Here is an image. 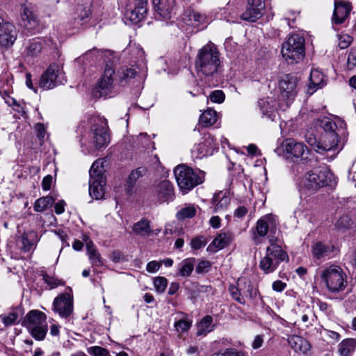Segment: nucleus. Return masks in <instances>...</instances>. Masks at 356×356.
I'll use <instances>...</instances> for the list:
<instances>
[{
    "mask_svg": "<svg viewBox=\"0 0 356 356\" xmlns=\"http://www.w3.org/2000/svg\"><path fill=\"white\" fill-rule=\"evenodd\" d=\"M22 18L24 21L34 26L37 24L36 18L33 12L26 5H23L22 7Z\"/></svg>",
    "mask_w": 356,
    "mask_h": 356,
    "instance_id": "nucleus-45",
    "label": "nucleus"
},
{
    "mask_svg": "<svg viewBox=\"0 0 356 356\" xmlns=\"http://www.w3.org/2000/svg\"><path fill=\"white\" fill-rule=\"evenodd\" d=\"M289 343L295 352L307 353L310 349L309 342L299 336H292L289 339Z\"/></svg>",
    "mask_w": 356,
    "mask_h": 356,
    "instance_id": "nucleus-32",
    "label": "nucleus"
},
{
    "mask_svg": "<svg viewBox=\"0 0 356 356\" xmlns=\"http://www.w3.org/2000/svg\"><path fill=\"white\" fill-rule=\"evenodd\" d=\"M88 254L89 257V259L93 266H102L104 265L102 258L101 257V255L98 252L97 249L95 250H92V252L88 253Z\"/></svg>",
    "mask_w": 356,
    "mask_h": 356,
    "instance_id": "nucleus-49",
    "label": "nucleus"
},
{
    "mask_svg": "<svg viewBox=\"0 0 356 356\" xmlns=\"http://www.w3.org/2000/svg\"><path fill=\"white\" fill-rule=\"evenodd\" d=\"M356 66V49H350L347 59V67L352 70Z\"/></svg>",
    "mask_w": 356,
    "mask_h": 356,
    "instance_id": "nucleus-53",
    "label": "nucleus"
},
{
    "mask_svg": "<svg viewBox=\"0 0 356 356\" xmlns=\"http://www.w3.org/2000/svg\"><path fill=\"white\" fill-rule=\"evenodd\" d=\"M161 264L156 261H149L147 265V271L151 273H156L159 270Z\"/></svg>",
    "mask_w": 356,
    "mask_h": 356,
    "instance_id": "nucleus-61",
    "label": "nucleus"
},
{
    "mask_svg": "<svg viewBox=\"0 0 356 356\" xmlns=\"http://www.w3.org/2000/svg\"><path fill=\"white\" fill-rule=\"evenodd\" d=\"M65 81L63 70L56 64H51L42 74L39 86L44 90H49Z\"/></svg>",
    "mask_w": 356,
    "mask_h": 356,
    "instance_id": "nucleus-12",
    "label": "nucleus"
},
{
    "mask_svg": "<svg viewBox=\"0 0 356 356\" xmlns=\"http://www.w3.org/2000/svg\"><path fill=\"white\" fill-rule=\"evenodd\" d=\"M217 121V113L213 109H207L203 112L200 117L199 122L204 127L212 126Z\"/></svg>",
    "mask_w": 356,
    "mask_h": 356,
    "instance_id": "nucleus-38",
    "label": "nucleus"
},
{
    "mask_svg": "<svg viewBox=\"0 0 356 356\" xmlns=\"http://www.w3.org/2000/svg\"><path fill=\"white\" fill-rule=\"evenodd\" d=\"M211 264L208 261H201L198 263L197 267H196V272L197 273H203L205 271L207 270L209 268H210Z\"/></svg>",
    "mask_w": 356,
    "mask_h": 356,
    "instance_id": "nucleus-60",
    "label": "nucleus"
},
{
    "mask_svg": "<svg viewBox=\"0 0 356 356\" xmlns=\"http://www.w3.org/2000/svg\"><path fill=\"white\" fill-rule=\"evenodd\" d=\"M244 285L245 287L246 288V290H244V291H243L244 297L248 296L251 299L255 298L258 293L257 290L253 289L250 282H244Z\"/></svg>",
    "mask_w": 356,
    "mask_h": 356,
    "instance_id": "nucleus-56",
    "label": "nucleus"
},
{
    "mask_svg": "<svg viewBox=\"0 0 356 356\" xmlns=\"http://www.w3.org/2000/svg\"><path fill=\"white\" fill-rule=\"evenodd\" d=\"M156 197L162 202H168L174 199V188L168 180L161 181L156 188Z\"/></svg>",
    "mask_w": 356,
    "mask_h": 356,
    "instance_id": "nucleus-22",
    "label": "nucleus"
},
{
    "mask_svg": "<svg viewBox=\"0 0 356 356\" xmlns=\"http://www.w3.org/2000/svg\"><path fill=\"white\" fill-rule=\"evenodd\" d=\"M55 200L51 196H46L38 199L34 204V210L37 212H42L49 207H51Z\"/></svg>",
    "mask_w": 356,
    "mask_h": 356,
    "instance_id": "nucleus-41",
    "label": "nucleus"
},
{
    "mask_svg": "<svg viewBox=\"0 0 356 356\" xmlns=\"http://www.w3.org/2000/svg\"><path fill=\"white\" fill-rule=\"evenodd\" d=\"M116 58L117 56L113 51L100 50L96 48L89 50L82 57L79 58V60L86 59L95 62L102 60L106 63L104 75L96 88V92H99L100 97H112L113 95V76L115 74V70L113 63Z\"/></svg>",
    "mask_w": 356,
    "mask_h": 356,
    "instance_id": "nucleus-3",
    "label": "nucleus"
},
{
    "mask_svg": "<svg viewBox=\"0 0 356 356\" xmlns=\"http://www.w3.org/2000/svg\"><path fill=\"white\" fill-rule=\"evenodd\" d=\"M137 74V71L134 65H124L117 73L121 84L124 85L131 81V79L135 78Z\"/></svg>",
    "mask_w": 356,
    "mask_h": 356,
    "instance_id": "nucleus-33",
    "label": "nucleus"
},
{
    "mask_svg": "<svg viewBox=\"0 0 356 356\" xmlns=\"http://www.w3.org/2000/svg\"><path fill=\"white\" fill-rule=\"evenodd\" d=\"M281 53L288 63L299 62L305 56V38L299 34L290 35L282 44Z\"/></svg>",
    "mask_w": 356,
    "mask_h": 356,
    "instance_id": "nucleus-9",
    "label": "nucleus"
},
{
    "mask_svg": "<svg viewBox=\"0 0 356 356\" xmlns=\"http://www.w3.org/2000/svg\"><path fill=\"white\" fill-rule=\"evenodd\" d=\"M216 149H218V144L214 137L210 134H207L204 136L203 141L193 147L192 154L195 158L202 159L212 155Z\"/></svg>",
    "mask_w": 356,
    "mask_h": 356,
    "instance_id": "nucleus-17",
    "label": "nucleus"
},
{
    "mask_svg": "<svg viewBox=\"0 0 356 356\" xmlns=\"http://www.w3.org/2000/svg\"><path fill=\"white\" fill-rule=\"evenodd\" d=\"M272 103L273 99L269 97L261 99L258 102L263 117H266L270 120H274L276 116V113L274 105H273Z\"/></svg>",
    "mask_w": 356,
    "mask_h": 356,
    "instance_id": "nucleus-31",
    "label": "nucleus"
},
{
    "mask_svg": "<svg viewBox=\"0 0 356 356\" xmlns=\"http://www.w3.org/2000/svg\"><path fill=\"white\" fill-rule=\"evenodd\" d=\"M213 318L211 316H204L197 325V335L206 336L214 329Z\"/></svg>",
    "mask_w": 356,
    "mask_h": 356,
    "instance_id": "nucleus-34",
    "label": "nucleus"
},
{
    "mask_svg": "<svg viewBox=\"0 0 356 356\" xmlns=\"http://www.w3.org/2000/svg\"><path fill=\"white\" fill-rule=\"evenodd\" d=\"M299 13L296 11L289 10L285 16V20L287 21V24L290 27H293L291 24V22H294L296 21V17L298 16Z\"/></svg>",
    "mask_w": 356,
    "mask_h": 356,
    "instance_id": "nucleus-63",
    "label": "nucleus"
},
{
    "mask_svg": "<svg viewBox=\"0 0 356 356\" xmlns=\"http://www.w3.org/2000/svg\"><path fill=\"white\" fill-rule=\"evenodd\" d=\"M277 225V218L276 216L269 213L262 216L257 220L254 227V241L259 242V237L263 238L266 236L268 229L273 231L276 228Z\"/></svg>",
    "mask_w": 356,
    "mask_h": 356,
    "instance_id": "nucleus-16",
    "label": "nucleus"
},
{
    "mask_svg": "<svg viewBox=\"0 0 356 356\" xmlns=\"http://www.w3.org/2000/svg\"><path fill=\"white\" fill-rule=\"evenodd\" d=\"M145 173L146 169L142 167L138 168L131 172L127 181V187L128 191H129V190L134 186L137 179L140 177H143Z\"/></svg>",
    "mask_w": 356,
    "mask_h": 356,
    "instance_id": "nucleus-44",
    "label": "nucleus"
},
{
    "mask_svg": "<svg viewBox=\"0 0 356 356\" xmlns=\"http://www.w3.org/2000/svg\"><path fill=\"white\" fill-rule=\"evenodd\" d=\"M195 266L194 258H187L184 259L178 266L179 275L183 277H188L193 271Z\"/></svg>",
    "mask_w": 356,
    "mask_h": 356,
    "instance_id": "nucleus-37",
    "label": "nucleus"
},
{
    "mask_svg": "<svg viewBox=\"0 0 356 356\" xmlns=\"http://www.w3.org/2000/svg\"><path fill=\"white\" fill-rule=\"evenodd\" d=\"M225 97L224 92L219 90L213 91L209 95L211 101L218 104L222 103L225 100Z\"/></svg>",
    "mask_w": 356,
    "mask_h": 356,
    "instance_id": "nucleus-52",
    "label": "nucleus"
},
{
    "mask_svg": "<svg viewBox=\"0 0 356 356\" xmlns=\"http://www.w3.org/2000/svg\"><path fill=\"white\" fill-rule=\"evenodd\" d=\"M301 321L305 323L306 327H309L312 325V321L314 318H312V310L307 307L304 311V313L301 315Z\"/></svg>",
    "mask_w": 356,
    "mask_h": 356,
    "instance_id": "nucleus-51",
    "label": "nucleus"
},
{
    "mask_svg": "<svg viewBox=\"0 0 356 356\" xmlns=\"http://www.w3.org/2000/svg\"><path fill=\"white\" fill-rule=\"evenodd\" d=\"M87 352L92 356H110L108 350L98 346L88 348Z\"/></svg>",
    "mask_w": 356,
    "mask_h": 356,
    "instance_id": "nucleus-48",
    "label": "nucleus"
},
{
    "mask_svg": "<svg viewBox=\"0 0 356 356\" xmlns=\"http://www.w3.org/2000/svg\"><path fill=\"white\" fill-rule=\"evenodd\" d=\"M195 69L199 76L216 78L221 71L220 53L216 46L208 43L199 51L195 60Z\"/></svg>",
    "mask_w": 356,
    "mask_h": 356,
    "instance_id": "nucleus-4",
    "label": "nucleus"
},
{
    "mask_svg": "<svg viewBox=\"0 0 356 356\" xmlns=\"http://www.w3.org/2000/svg\"><path fill=\"white\" fill-rule=\"evenodd\" d=\"M23 314L24 310L19 306L13 308L8 313L1 314L0 320L6 327H9L17 324Z\"/></svg>",
    "mask_w": 356,
    "mask_h": 356,
    "instance_id": "nucleus-27",
    "label": "nucleus"
},
{
    "mask_svg": "<svg viewBox=\"0 0 356 356\" xmlns=\"http://www.w3.org/2000/svg\"><path fill=\"white\" fill-rule=\"evenodd\" d=\"M168 286V280L164 277H156L154 280V286L155 290L159 293H162L165 291Z\"/></svg>",
    "mask_w": 356,
    "mask_h": 356,
    "instance_id": "nucleus-47",
    "label": "nucleus"
},
{
    "mask_svg": "<svg viewBox=\"0 0 356 356\" xmlns=\"http://www.w3.org/2000/svg\"><path fill=\"white\" fill-rule=\"evenodd\" d=\"M181 318L176 317L174 327L178 334L186 332L192 326L193 321L188 316L182 314Z\"/></svg>",
    "mask_w": 356,
    "mask_h": 356,
    "instance_id": "nucleus-36",
    "label": "nucleus"
},
{
    "mask_svg": "<svg viewBox=\"0 0 356 356\" xmlns=\"http://www.w3.org/2000/svg\"><path fill=\"white\" fill-rule=\"evenodd\" d=\"M183 20L188 26L195 28L204 26L207 23L205 15L193 10H186Z\"/></svg>",
    "mask_w": 356,
    "mask_h": 356,
    "instance_id": "nucleus-25",
    "label": "nucleus"
},
{
    "mask_svg": "<svg viewBox=\"0 0 356 356\" xmlns=\"http://www.w3.org/2000/svg\"><path fill=\"white\" fill-rule=\"evenodd\" d=\"M332 178L333 174L329 169L326 167H318L306 172L301 184L303 190L312 194L327 185Z\"/></svg>",
    "mask_w": 356,
    "mask_h": 356,
    "instance_id": "nucleus-6",
    "label": "nucleus"
},
{
    "mask_svg": "<svg viewBox=\"0 0 356 356\" xmlns=\"http://www.w3.org/2000/svg\"><path fill=\"white\" fill-rule=\"evenodd\" d=\"M42 50V44L40 41L33 40L26 47V54L30 56H36Z\"/></svg>",
    "mask_w": 356,
    "mask_h": 356,
    "instance_id": "nucleus-46",
    "label": "nucleus"
},
{
    "mask_svg": "<svg viewBox=\"0 0 356 356\" xmlns=\"http://www.w3.org/2000/svg\"><path fill=\"white\" fill-rule=\"evenodd\" d=\"M134 232L140 236H148L152 230L149 225V222L147 220H141L139 222L135 223L133 227Z\"/></svg>",
    "mask_w": 356,
    "mask_h": 356,
    "instance_id": "nucleus-40",
    "label": "nucleus"
},
{
    "mask_svg": "<svg viewBox=\"0 0 356 356\" xmlns=\"http://www.w3.org/2000/svg\"><path fill=\"white\" fill-rule=\"evenodd\" d=\"M44 280L51 289L56 288L59 285L63 284V282L56 277L49 275H44Z\"/></svg>",
    "mask_w": 356,
    "mask_h": 356,
    "instance_id": "nucleus-55",
    "label": "nucleus"
},
{
    "mask_svg": "<svg viewBox=\"0 0 356 356\" xmlns=\"http://www.w3.org/2000/svg\"><path fill=\"white\" fill-rule=\"evenodd\" d=\"M286 257L280 246L272 245L267 248L265 256L259 262V267L266 274L273 273Z\"/></svg>",
    "mask_w": 356,
    "mask_h": 356,
    "instance_id": "nucleus-11",
    "label": "nucleus"
},
{
    "mask_svg": "<svg viewBox=\"0 0 356 356\" xmlns=\"http://www.w3.org/2000/svg\"><path fill=\"white\" fill-rule=\"evenodd\" d=\"M232 236L229 232L220 233L209 245L207 248L208 252H216L227 246L232 241Z\"/></svg>",
    "mask_w": 356,
    "mask_h": 356,
    "instance_id": "nucleus-26",
    "label": "nucleus"
},
{
    "mask_svg": "<svg viewBox=\"0 0 356 356\" xmlns=\"http://www.w3.org/2000/svg\"><path fill=\"white\" fill-rule=\"evenodd\" d=\"M283 147L286 154L297 159L306 160L309 154L307 147L302 142L293 138H287L283 143Z\"/></svg>",
    "mask_w": 356,
    "mask_h": 356,
    "instance_id": "nucleus-18",
    "label": "nucleus"
},
{
    "mask_svg": "<svg viewBox=\"0 0 356 356\" xmlns=\"http://www.w3.org/2000/svg\"><path fill=\"white\" fill-rule=\"evenodd\" d=\"M147 0H129L126 17L133 24L142 21L147 13Z\"/></svg>",
    "mask_w": 356,
    "mask_h": 356,
    "instance_id": "nucleus-15",
    "label": "nucleus"
},
{
    "mask_svg": "<svg viewBox=\"0 0 356 356\" xmlns=\"http://www.w3.org/2000/svg\"><path fill=\"white\" fill-rule=\"evenodd\" d=\"M345 129L346 124L341 119L333 121L329 117L323 116L313 121L305 138L315 152L323 154L339 148V136L343 135Z\"/></svg>",
    "mask_w": 356,
    "mask_h": 356,
    "instance_id": "nucleus-1",
    "label": "nucleus"
},
{
    "mask_svg": "<svg viewBox=\"0 0 356 356\" xmlns=\"http://www.w3.org/2000/svg\"><path fill=\"white\" fill-rule=\"evenodd\" d=\"M52 309L60 318H68L74 310L72 296L70 293L59 294L54 300Z\"/></svg>",
    "mask_w": 356,
    "mask_h": 356,
    "instance_id": "nucleus-14",
    "label": "nucleus"
},
{
    "mask_svg": "<svg viewBox=\"0 0 356 356\" xmlns=\"http://www.w3.org/2000/svg\"><path fill=\"white\" fill-rule=\"evenodd\" d=\"M17 38L15 26L0 17V45L8 47L12 45Z\"/></svg>",
    "mask_w": 356,
    "mask_h": 356,
    "instance_id": "nucleus-20",
    "label": "nucleus"
},
{
    "mask_svg": "<svg viewBox=\"0 0 356 356\" xmlns=\"http://www.w3.org/2000/svg\"><path fill=\"white\" fill-rule=\"evenodd\" d=\"M207 243L206 238L203 236H198L193 238L191 241V247L193 250H199L204 247Z\"/></svg>",
    "mask_w": 356,
    "mask_h": 356,
    "instance_id": "nucleus-50",
    "label": "nucleus"
},
{
    "mask_svg": "<svg viewBox=\"0 0 356 356\" xmlns=\"http://www.w3.org/2000/svg\"><path fill=\"white\" fill-rule=\"evenodd\" d=\"M35 129L37 133V136L41 140H43L46 134L45 128L43 124L37 123L35 125Z\"/></svg>",
    "mask_w": 356,
    "mask_h": 356,
    "instance_id": "nucleus-62",
    "label": "nucleus"
},
{
    "mask_svg": "<svg viewBox=\"0 0 356 356\" xmlns=\"http://www.w3.org/2000/svg\"><path fill=\"white\" fill-rule=\"evenodd\" d=\"M356 350V339L347 338L342 340L337 346L339 356H353Z\"/></svg>",
    "mask_w": 356,
    "mask_h": 356,
    "instance_id": "nucleus-28",
    "label": "nucleus"
},
{
    "mask_svg": "<svg viewBox=\"0 0 356 356\" xmlns=\"http://www.w3.org/2000/svg\"><path fill=\"white\" fill-rule=\"evenodd\" d=\"M229 290L234 300L241 305L245 304V300L243 293L244 289L241 287V280H238L237 286L231 285Z\"/></svg>",
    "mask_w": 356,
    "mask_h": 356,
    "instance_id": "nucleus-39",
    "label": "nucleus"
},
{
    "mask_svg": "<svg viewBox=\"0 0 356 356\" xmlns=\"http://www.w3.org/2000/svg\"><path fill=\"white\" fill-rule=\"evenodd\" d=\"M352 38L348 34L339 35V47L340 49L347 48L352 42Z\"/></svg>",
    "mask_w": 356,
    "mask_h": 356,
    "instance_id": "nucleus-54",
    "label": "nucleus"
},
{
    "mask_svg": "<svg viewBox=\"0 0 356 356\" xmlns=\"http://www.w3.org/2000/svg\"><path fill=\"white\" fill-rule=\"evenodd\" d=\"M309 79V90H313L311 93H313L316 90L322 88L325 85L324 75L318 70H312Z\"/></svg>",
    "mask_w": 356,
    "mask_h": 356,
    "instance_id": "nucleus-35",
    "label": "nucleus"
},
{
    "mask_svg": "<svg viewBox=\"0 0 356 356\" xmlns=\"http://www.w3.org/2000/svg\"><path fill=\"white\" fill-rule=\"evenodd\" d=\"M111 259L115 263H120L125 261V257L124 254L118 250L113 251L111 254Z\"/></svg>",
    "mask_w": 356,
    "mask_h": 356,
    "instance_id": "nucleus-59",
    "label": "nucleus"
},
{
    "mask_svg": "<svg viewBox=\"0 0 356 356\" xmlns=\"http://www.w3.org/2000/svg\"><path fill=\"white\" fill-rule=\"evenodd\" d=\"M39 238L35 232L31 231L24 233L19 242L22 243V249L24 252L30 251L38 242Z\"/></svg>",
    "mask_w": 356,
    "mask_h": 356,
    "instance_id": "nucleus-30",
    "label": "nucleus"
},
{
    "mask_svg": "<svg viewBox=\"0 0 356 356\" xmlns=\"http://www.w3.org/2000/svg\"><path fill=\"white\" fill-rule=\"evenodd\" d=\"M216 356H245L244 354L234 348H227L223 352L219 353Z\"/></svg>",
    "mask_w": 356,
    "mask_h": 356,
    "instance_id": "nucleus-58",
    "label": "nucleus"
},
{
    "mask_svg": "<svg viewBox=\"0 0 356 356\" xmlns=\"http://www.w3.org/2000/svg\"><path fill=\"white\" fill-rule=\"evenodd\" d=\"M299 79L293 74H285L279 81V89L282 98L289 106L294 100L299 90Z\"/></svg>",
    "mask_w": 356,
    "mask_h": 356,
    "instance_id": "nucleus-13",
    "label": "nucleus"
},
{
    "mask_svg": "<svg viewBox=\"0 0 356 356\" xmlns=\"http://www.w3.org/2000/svg\"><path fill=\"white\" fill-rule=\"evenodd\" d=\"M84 134L80 139L84 154H93L108 145L110 142L106 120L99 115H92L81 124Z\"/></svg>",
    "mask_w": 356,
    "mask_h": 356,
    "instance_id": "nucleus-2",
    "label": "nucleus"
},
{
    "mask_svg": "<svg viewBox=\"0 0 356 356\" xmlns=\"http://www.w3.org/2000/svg\"><path fill=\"white\" fill-rule=\"evenodd\" d=\"M312 255L315 259L331 258L337 252V250L332 245H326L317 242L312 245Z\"/></svg>",
    "mask_w": 356,
    "mask_h": 356,
    "instance_id": "nucleus-23",
    "label": "nucleus"
},
{
    "mask_svg": "<svg viewBox=\"0 0 356 356\" xmlns=\"http://www.w3.org/2000/svg\"><path fill=\"white\" fill-rule=\"evenodd\" d=\"M318 274L321 281L330 293H340L348 285L347 275L343 269L338 265L326 266L319 271Z\"/></svg>",
    "mask_w": 356,
    "mask_h": 356,
    "instance_id": "nucleus-5",
    "label": "nucleus"
},
{
    "mask_svg": "<svg viewBox=\"0 0 356 356\" xmlns=\"http://www.w3.org/2000/svg\"><path fill=\"white\" fill-rule=\"evenodd\" d=\"M104 161L96 160L90 170L89 194L95 200H102L105 195L106 177L104 175Z\"/></svg>",
    "mask_w": 356,
    "mask_h": 356,
    "instance_id": "nucleus-8",
    "label": "nucleus"
},
{
    "mask_svg": "<svg viewBox=\"0 0 356 356\" xmlns=\"http://www.w3.org/2000/svg\"><path fill=\"white\" fill-rule=\"evenodd\" d=\"M230 203V198L227 193L223 191H219L214 194L212 198V204L213 205V211L220 212L223 211Z\"/></svg>",
    "mask_w": 356,
    "mask_h": 356,
    "instance_id": "nucleus-29",
    "label": "nucleus"
},
{
    "mask_svg": "<svg viewBox=\"0 0 356 356\" xmlns=\"http://www.w3.org/2000/svg\"><path fill=\"white\" fill-rule=\"evenodd\" d=\"M174 174L179 189L184 193L202 184L204 178L202 171H195L186 165H177Z\"/></svg>",
    "mask_w": 356,
    "mask_h": 356,
    "instance_id": "nucleus-7",
    "label": "nucleus"
},
{
    "mask_svg": "<svg viewBox=\"0 0 356 356\" xmlns=\"http://www.w3.org/2000/svg\"><path fill=\"white\" fill-rule=\"evenodd\" d=\"M79 15L77 19H74L73 28H76L79 25H82L85 19L88 18L90 15V2H88L85 6H79Z\"/></svg>",
    "mask_w": 356,
    "mask_h": 356,
    "instance_id": "nucleus-42",
    "label": "nucleus"
},
{
    "mask_svg": "<svg viewBox=\"0 0 356 356\" xmlns=\"http://www.w3.org/2000/svg\"><path fill=\"white\" fill-rule=\"evenodd\" d=\"M197 209L193 205H185L181 207L177 213L176 217L179 220H184L187 218H191L195 216Z\"/></svg>",
    "mask_w": 356,
    "mask_h": 356,
    "instance_id": "nucleus-43",
    "label": "nucleus"
},
{
    "mask_svg": "<svg viewBox=\"0 0 356 356\" xmlns=\"http://www.w3.org/2000/svg\"><path fill=\"white\" fill-rule=\"evenodd\" d=\"M286 287V284L281 280H276L272 284V288L275 291L282 292Z\"/></svg>",
    "mask_w": 356,
    "mask_h": 356,
    "instance_id": "nucleus-64",
    "label": "nucleus"
},
{
    "mask_svg": "<svg viewBox=\"0 0 356 356\" xmlns=\"http://www.w3.org/2000/svg\"><path fill=\"white\" fill-rule=\"evenodd\" d=\"M156 15L163 19L172 17L175 9V0H152Z\"/></svg>",
    "mask_w": 356,
    "mask_h": 356,
    "instance_id": "nucleus-21",
    "label": "nucleus"
},
{
    "mask_svg": "<svg viewBox=\"0 0 356 356\" xmlns=\"http://www.w3.org/2000/svg\"><path fill=\"white\" fill-rule=\"evenodd\" d=\"M23 325L35 339L41 341L44 339L48 330L47 316L44 313L38 310L30 311L26 315Z\"/></svg>",
    "mask_w": 356,
    "mask_h": 356,
    "instance_id": "nucleus-10",
    "label": "nucleus"
},
{
    "mask_svg": "<svg viewBox=\"0 0 356 356\" xmlns=\"http://www.w3.org/2000/svg\"><path fill=\"white\" fill-rule=\"evenodd\" d=\"M351 225V220L348 216L341 217L337 222L339 229H348Z\"/></svg>",
    "mask_w": 356,
    "mask_h": 356,
    "instance_id": "nucleus-57",
    "label": "nucleus"
},
{
    "mask_svg": "<svg viewBox=\"0 0 356 356\" xmlns=\"http://www.w3.org/2000/svg\"><path fill=\"white\" fill-rule=\"evenodd\" d=\"M265 4L262 0H248L246 10L241 15L243 20L256 22L260 19L264 12Z\"/></svg>",
    "mask_w": 356,
    "mask_h": 356,
    "instance_id": "nucleus-19",
    "label": "nucleus"
},
{
    "mask_svg": "<svg viewBox=\"0 0 356 356\" xmlns=\"http://www.w3.org/2000/svg\"><path fill=\"white\" fill-rule=\"evenodd\" d=\"M351 10V6L348 3L335 1L333 13V22L335 24H341L348 17Z\"/></svg>",
    "mask_w": 356,
    "mask_h": 356,
    "instance_id": "nucleus-24",
    "label": "nucleus"
}]
</instances>
